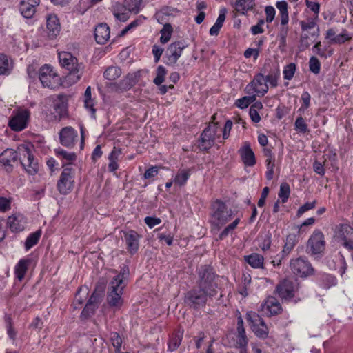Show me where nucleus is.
<instances>
[{
  "label": "nucleus",
  "mask_w": 353,
  "mask_h": 353,
  "mask_svg": "<svg viewBox=\"0 0 353 353\" xmlns=\"http://www.w3.org/2000/svg\"><path fill=\"white\" fill-rule=\"evenodd\" d=\"M196 273V286L185 294L184 303L190 309L199 310L205 307L208 299L218 295L219 284L218 275L211 265H201Z\"/></svg>",
  "instance_id": "f257e3e1"
},
{
  "label": "nucleus",
  "mask_w": 353,
  "mask_h": 353,
  "mask_svg": "<svg viewBox=\"0 0 353 353\" xmlns=\"http://www.w3.org/2000/svg\"><path fill=\"white\" fill-rule=\"evenodd\" d=\"M58 57L61 66L69 71L68 80L72 83L78 81L83 74V63H79L77 59L69 52H59Z\"/></svg>",
  "instance_id": "f03ea898"
},
{
  "label": "nucleus",
  "mask_w": 353,
  "mask_h": 353,
  "mask_svg": "<svg viewBox=\"0 0 353 353\" xmlns=\"http://www.w3.org/2000/svg\"><path fill=\"white\" fill-rule=\"evenodd\" d=\"M32 148V146L28 144H21L15 152L17 154V161H19L21 165L29 174L34 175L39 170V164L34 158Z\"/></svg>",
  "instance_id": "7ed1b4c3"
},
{
  "label": "nucleus",
  "mask_w": 353,
  "mask_h": 353,
  "mask_svg": "<svg viewBox=\"0 0 353 353\" xmlns=\"http://www.w3.org/2000/svg\"><path fill=\"white\" fill-rule=\"evenodd\" d=\"M63 170L57 181V190L61 194L70 193L74 183V170L69 165L63 163Z\"/></svg>",
  "instance_id": "20e7f679"
},
{
  "label": "nucleus",
  "mask_w": 353,
  "mask_h": 353,
  "mask_svg": "<svg viewBox=\"0 0 353 353\" xmlns=\"http://www.w3.org/2000/svg\"><path fill=\"white\" fill-rule=\"evenodd\" d=\"M290 268L294 275L301 278H306L314 274V269L305 257L292 259L290 262Z\"/></svg>",
  "instance_id": "39448f33"
},
{
  "label": "nucleus",
  "mask_w": 353,
  "mask_h": 353,
  "mask_svg": "<svg viewBox=\"0 0 353 353\" xmlns=\"http://www.w3.org/2000/svg\"><path fill=\"white\" fill-rule=\"evenodd\" d=\"M325 248L324 235L321 231L316 230L309 238L306 245V252L311 256L321 254Z\"/></svg>",
  "instance_id": "423d86ee"
},
{
  "label": "nucleus",
  "mask_w": 353,
  "mask_h": 353,
  "mask_svg": "<svg viewBox=\"0 0 353 353\" xmlns=\"http://www.w3.org/2000/svg\"><path fill=\"white\" fill-rule=\"evenodd\" d=\"M246 319L249 322L252 330L255 335L262 339L268 336V328L262 317L254 312H248Z\"/></svg>",
  "instance_id": "0eeeda50"
},
{
  "label": "nucleus",
  "mask_w": 353,
  "mask_h": 353,
  "mask_svg": "<svg viewBox=\"0 0 353 353\" xmlns=\"http://www.w3.org/2000/svg\"><path fill=\"white\" fill-rule=\"evenodd\" d=\"M39 79L45 88L53 89L60 85V77L49 65H44L39 69Z\"/></svg>",
  "instance_id": "6e6552de"
},
{
  "label": "nucleus",
  "mask_w": 353,
  "mask_h": 353,
  "mask_svg": "<svg viewBox=\"0 0 353 353\" xmlns=\"http://www.w3.org/2000/svg\"><path fill=\"white\" fill-rule=\"evenodd\" d=\"M212 218L216 225H223L229 221L232 216L231 209H228L225 203L219 199L212 205Z\"/></svg>",
  "instance_id": "1a4fd4ad"
},
{
  "label": "nucleus",
  "mask_w": 353,
  "mask_h": 353,
  "mask_svg": "<svg viewBox=\"0 0 353 353\" xmlns=\"http://www.w3.org/2000/svg\"><path fill=\"white\" fill-rule=\"evenodd\" d=\"M125 286L119 285L118 283H110L107 293V303L110 307L119 309L123 305L122 294Z\"/></svg>",
  "instance_id": "9d476101"
},
{
  "label": "nucleus",
  "mask_w": 353,
  "mask_h": 353,
  "mask_svg": "<svg viewBox=\"0 0 353 353\" xmlns=\"http://www.w3.org/2000/svg\"><path fill=\"white\" fill-rule=\"evenodd\" d=\"M299 289V284L290 279H284L276 287L274 292L283 300H290L294 297L295 292Z\"/></svg>",
  "instance_id": "9b49d317"
},
{
  "label": "nucleus",
  "mask_w": 353,
  "mask_h": 353,
  "mask_svg": "<svg viewBox=\"0 0 353 353\" xmlns=\"http://www.w3.org/2000/svg\"><path fill=\"white\" fill-rule=\"evenodd\" d=\"M334 237L345 248L346 244L353 243V228L347 223H341L336 226Z\"/></svg>",
  "instance_id": "f8f14e48"
},
{
  "label": "nucleus",
  "mask_w": 353,
  "mask_h": 353,
  "mask_svg": "<svg viewBox=\"0 0 353 353\" xmlns=\"http://www.w3.org/2000/svg\"><path fill=\"white\" fill-rule=\"evenodd\" d=\"M68 97L65 94H58L52 97L54 120L60 121L68 117Z\"/></svg>",
  "instance_id": "ddd939ff"
},
{
  "label": "nucleus",
  "mask_w": 353,
  "mask_h": 353,
  "mask_svg": "<svg viewBox=\"0 0 353 353\" xmlns=\"http://www.w3.org/2000/svg\"><path fill=\"white\" fill-rule=\"evenodd\" d=\"M30 112L28 110L18 111L9 120V127L15 132H20L27 127Z\"/></svg>",
  "instance_id": "4468645a"
},
{
  "label": "nucleus",
  "mask_w": 353,
  "mask_h": 353,
  "mask_svg": "<svg viewBox=\"0 0 353 353\" xmlns=\"http://www.w3.org/2000/svg\"><path fill=\"white\" fill-rule=\"evenodd\" d=\"M245 91L248 94L256 92L259 96L265 95L268 91V86L263 74L261 73L256 74L254 79L246 85Z\"/></svg>",
  "instance_id": "2eb2a0df"
},
{
  "label": "nucleus",
  "mask_w": 353,
  "mask_h": 353,
  "mask_svg": "<svg viewBox=\"0 0 353 353\" xmlns=\"http://www.w3.org/2000/svg\"><path fill=\"white\" fill-rule=\"evenodd\" d=\"M60 143L66 148H72L74 146L77 138V131L71 126L63 128L59 132Z\"/></svg>",
  "instance_id": "dca6fc26"
},
{
  "label": "nucleus",
  "mask_w": 353,
  "mask_h": 353,
  "mask_svg": "<svg viewBox=\"0 0 353 353\" xmlns=\"http://www.w3.org/2000/svg\"><path fill=\"white\" fill-rule=\"evenodd\" d=\"M17 163V154L11 148L4 150L0 154V165L8 172L13 171L14 164Z\"/></svg>",
  "instance_id": "f3484780"
},
{
  "label": "nucleus",
  "mask_w": 353,
  "mask_h": 353,
  "mask_svg": "<svg viewBox=\"0 0 353 353\" xmlns=\"http://www.w3.org/2000/svg\"><path fill=\"white\" fill-rule=\"evenodd\" d=\"M261 310L264 315L272 316L281 314L282 307L276 298L268 296L265 302L261 305Z\"/></svg>",
  "instance_id": "a211bd4d"
},
{
  "label": "nucleus",
  "mask_w": 353,
  "mask_h": 353,
  "mask_svg": "<svg viewBox=\"0 0 353 353\" xmlns=\"http://www.w3.org/2000/svg\"><path fill=\"white\" fill-rule=\"evenodd\" d=\"M123 236L125 238L128 252L132 255L137 253L139 248L141 235L135 230H130L129 231H124Z\"/></svg>",
  "instance_id": "6ab92c4d"
},
{
  "label": "nucleus",
  "mask_w": 353,
  "mask_h": 353,
  "mask_svg": "<svg viewBox=\"0 0 353 353\" xmlns=\"http://www.w3.org/2000/svg\"><path fill=\"white\" fill-rule=\"evenodd\" d=\"M48 37L50 39H55L60 33L61 26L59 20L55 14H50L46 20Z\"/></svg>",
  "instance_id": "aec40b11"
},
{
  "label": "nucleus",
  "mask_w": 353,
  "mask_h": 353,
  "mask_svg": "<svg viewBox=\"0 0 353 353\" xmlns=\"http://www.w3.org/2000/svg\"><path fill=\"white\" fill-rule=\"evenodd\" d=\"M186 46L187 45L181 41L171 43L167 50V52L169 53L168 60L174 64L176 63L181 57L183 50Z\"/></svg>",
  "instance_id": "412c9836"
},
{
  "label": "nucleus",
  "mask_w": 353,
  "mask_h": 353,
  "mask_svg": "<svg viewBox=\"0 0 353 353\" xmlns=\"http://www.w3.org/2000/svg\"><path fill=\"white\" fill-rule=\"evenodd\" d=\"M239 152L241 155L242 161L245 165L252 167L256 164L254 153L248 142L244 143L243 146L240 148Z\"/></svg>",
  "instance_id": "4be33fe9"
},
{
  "label": "nucleus",
  "mask_w": 353,
  "mask_h": 353,
  "mask_svg": "<svg viewBox=\"0 0 353 353\" xmlns=\"http://www.w3.org/2000/svg\"><path fill=\"white\" fill-rule=\"evenodd\" d=\"M248 339L245 334V330L243 325L242 316L239 315L237 317L236 325V344L238 347H247Z\"/></svg>",
  "instance_id": "5701e85b"
},
{
  "label": "nucleus",
  "mask_w": 353,
  "mask_h": 353,
  "mask_svg": "<svg viewBox=\"0 0 353 353\" xmlns=\"http://www.w3.org/2000/svg\"><path fill=\"white\" fill-rule=\"evenodd\" d=\"M110 28L106 23H101L95 28L94 37L99 44H105L110 38Z\"/></svg>",
  "instance_id": "b1692460"
},
{
  "label": "nucleus",
  "mask_w": 353,
  "mask_h": 353,
  "mask_svg": "<svg viewBox=\"0 0 353 353\" xmlns=\"http://www.w3.org/2000/svg\"><path fill=\"white\" fill-rule=\"evenodd\" d=\"M140 77V71L129 73L123 79L119 82V89L122 90H128L131 89L138 82Z\"/></svg>",
  "instance_id": "393cba45"
},
{
  "label": "nucleus",
  "mask_w": 353,
  "mask_h": 353,
  "mask_svg": "<svg viewBox=\"0 0 353 353\" xmlns=\"http://www.w3.org/2000/svg\"><path fill=\"white\" fill-rule=\"evenodd\" d=\"M216 136L210 131L204 129L200 136L199 147L201 150L210 149L215 141Z\"/></svg>",
  "instance_id": "a878e982"
},
{
  "label": "nucleus",
  "mask_w": 353,
  "mask_h": 353,
  "mask_svg": "<svg viewBox=\"0 0 353 353\" xmlns=\"http://www.w3.org/2000/svg\"><path fill=\"white\" fill-rule=\"evenodd\" d=\"M30 262V259H22L19 260L18 263L16 265L14 268V274L19 281H22L24 278Z\"/></svg>",
  "instance_id": "bb28decb"
},
{
  "label": "nucleus",
  "mask_w": 353,
  "mask_h": 353,
  "mask_svg": "<svg viewBox=\"0 0 353 353\" xmlns=\"http://www.w3.org/2000/svg\"><path fill=\"white\" fill-rule=\"evenodd\" d=\"M244 260L253 268H263L264 257L258 253L244 256Z\"/></svg>",
  "instance_id": "cd10ccee"
},
{
  "label": "nucleus",
  "mask_w": 353,
  "mask_h": 353,
  "mask_svg": "<svg viewBox=\"0 0 353 353\" xmlns=\"http://www.w3.org/2000/svg\"><path fill=\"white\" fill-rule=\"evenodd\" d=\"M183 336V330L179 329L176 330L171 336L168 343V351L173 352L176 350L181 343Z\"/></svg>",
  "instance_id": "c85d7f7f"
},
{
  "label": "nucleus",
  "mask_w": 353,
  "mask_h": 353,
  "mask_svg": "<svg viewBox=\"0 0 353 353\" xmlns=\"http://www.w3.org/2000/svg\"><path fill=\"white\" fill-rule=\"evenodd\" d=\"M227 12V10L223 8H221L219 11V15L214 24L210 29V34L212 36H217L219 33L220 29L223 25V23L225 19V14Z\"/></svg>",
  "instance_id": "c756f323"
},
{
  "label": "nucleus",
  "mask_w": 353,
  "mask_h": 353,
  "mask_svg": "<svg viewBox=\"0 0 353 353\" xmlns=\"http://www.w3.org/2000/svg\"><path fill=\"white\" fill-rule=\"evenodd\" d=\"M298 243V236L295 234H290L286 236L285 245L283 248L282 254L283 257L288 256L290 252L294 249V246Z\"/></svg>",
  "instance_id": "7c9ffc66"
},
{
  "label": "nucleus",
  "mask_w": 353,
  "mask_h": 353,
  "mask_svg": "<svg viewBox=\"0 0 353 353\" xmlns=\"http://www.w3.org/2000/svg\"><path fill=\"white\" fill-rule=\"evenodd\" d=\"M254 6V0H237L234 3L235 10L243 14L252 10Z\"/></svg>",
  "instance_id": "2f4dec72"
},
{
  "label": "nucleus",
  "mask_w": 353,
  "mask_h": 353,
  "mask_svg": "<svg viewBox=\"0 0 353 353\" xmlns=\"http://www.w3.org/2000/svg\"><path fill=\"white\" fill-rule=\"evenodd\" d=\"M276 6L279 10L281 15V24L288 25L289 21V15L288 11V3L285 1H277Z\"/></svg>",
  "instance_id": "473e14b6"
},
{
  "label": "nucleus",
  "mask_w": 353,
  "mask_h": 353,
  "mask_svg": "<svg viewBox=\"0 0 353 353\" xmlns=\"http://www.w3.org/2000/svg\"><path fill=\"white\" fill-rule=\"evenodd\" d=\"M121 69L118 66H110L104 72L103 76L105 79L114 81L121 75Z\"/></svg>",
  "instance_id": "72a5a7b5"
},
{
  "label": "nucleus",
  "mask_w": 353,
  "mask_h": 353,
  "mask_svg": "<svg viewBox=\"0 0 353 353\" xmlns=\"http://www.w3.org/2000/svg\"><path fill=\"white\" fill-rule=\"evenodd\" d=\"M19 10L22 16L26 19H30L35 13V8L32 4L26 3V1H21L19 5Z\"/></svg>",
  "instance_id": "f704fd0d"
},
{
  "label": "nucleus",
  "mask_w": 353,
  "mask_h": 353,
  "mask_svg": "<svg viewBox=\"0 0 353 353\" xmlns=\"http://www.w3.org/2000/svg\"><path fill=\"white\" fill-rule=\"evenodd\" d=\"M7 225L12 232H20L24 228L21 221L15 216H10L7 220Z\"/></svg>",
  "instance_id": "c9c22d12"
},
{
  "label": "nucleus",
  "mask_w": 353,
  "mask_h": 353,
  "mask_svg": "<svg viewBox=\"0 0 353 353\" xmlns=\"http://www.w3.org/2000/svg\"><path fill=\"white\" fill-rule=\"evenodd\" d=\"M84 106L88 110H90L92 116L94 117L96 110L94 108V101L91 97V88L88 86L84 93Z\"/></svg>",
  "instance_id": "e433bc0d"
},
{
  "label": "nucleus",
  "mask_w": 353,
  "mask_h": 353,
  "mask_svg": "<svg viewBox=\"0 0 353 353\" xmlns=\"http://www.w3.org/2000/svg\"><path fill=\"white\" fill-rule=\"evenodd\" d=\"M41 236V231L40 230L31 233L26 239L25 242V248L26 250H30L38 242Z\"/></svg>",
  "instance_id": "4c0bfd02"
},
{
  "label": "nucleus",
  "mask_w": 353,
  "mask_h": 353,
  "mask_svg": "<svg viewBox=\"0 0 353 353\" xmlns=\"http://www.w3.org/2000/svg\"><path fill=\"white\" fill-rule=\"evenodd\" d=\"M288 33V27L287 25H281L279 32L277 34V38L279 41V48L281 51L285 50L286 46V38Z\"/></svg>",
  "instance_id": "58836bf2"
},
{
  "label": "nucleus",
  "mask_w": 353,
  "mask_h": 353,
  "mask_svg": "<svg viewBox=\"0 0 353 353\" xmlns=\"http://www.w3.org/2000/svg\"><path fill=\"white\" fill-rule=\"evenodd\" d=\"M129 268L128 265H124L119 274L114 276L110 282L118 283L119 285H125L124 283L125 280L128 278L129 276Z\"/></svg>",
  "instance_id": "ea45409f"
},
{
  "label": "nucleus",
  "mask_w": 353,
  "mask_h": 353,
  "mask_svg": "<svg viewBox=\"0 0 353 353\" xmlns=\"http://www.w3.org/2000/svg\"><path fill=\"white\" fill-rule=\"evenodd\" d=\"M141 4V0H125L124 8L129 12L138 13Z\"/></svg>",
  "instance_id": "a19ab883"
},
{
  "label": "nucleus",
  "mask_w": 353,
  "mask_h": 353,
  "mask_svg": "<svg viewBox=\"0 0 353 353\" xmlns=\"http://www.w3.org/2000/svg\"><path fill=\"white\" fill-rule=\"evenodd\" d=\"M280 76V70L278 67L272 70L265 78V81L269 82L270 85L276 88L278 85V79Z\"/></svg>",
  "instance_id": "79ce46f5"
},
{
  "label": "nucleus",
  "mask_w": 353,
  "mask_h": 353,
  "mask_svg": "<svg viewBox=\"0 0 353 353\" xmlns=\"http://www.w3.org/2000/svg\"><path fill=\"white\" fill-rule=\"evenodd\" d=\"M4 322L7 330V334L9 337L12 339H14L16 337L17 332L13 327L12 319L9 314L4 316Z\"/></svg>",
  "instance_id": "37998d69"
},
{
  "label": "nucleus",
  "mask_w": 353,
  "mask_h": 353,
  "mask_svg": "<svg viewBox=\"0 0 353 353\" xmlns=\"http://www.w3.org/2000/svg\"><path fill=\"white\" fill-rule=\"evenodd\" d=\"M172 31L173 29L172 26L170 23H165L163 26V29L161 30V36L160 37V41L163 44L168 42L170 39Z\"/></svg>",
  "instance_id": "c03bdc74"
},
{
  "label": "nucleus",
  "mask_w": 353,
  "mask_h": 353,
  "mask_svg": "<svg viewBox=\"0 0 353 353\" xmlns=\"http://www.w3.org/2000/svg\"><path fill=\"white\" fill-rule=\"evenodd\" d=\"M255 100L256 96L254 94L252 96H245L236 100L235 105L241 109H245Z\"/></svg>",
  "instance_id": "a18cd8bd"
},
{
  "label": "nucleus",
  "mask_w": 353,
  "mask_h": 353,
  "mask_svg": "<svg viewBox=\"0 0 353 353\" xmlns=\"http://www.w3.org/2000/svg\"><path fill=\"white\" fill-rule=\"evenodd\" d=\"M119 153H120V151H117L114 148L109 154L108 159L110 160V163L108 164V170L110 172H114L119 168L118 163L117 162Z\"/></svg>",
  "instance_id": "49530a36"
},
{
  "label": "nucleus",
  "mask_w": 353,
  "mask_h": 353,
  "mask_svg": "<svg viewBox=\"0 0 353 353\" xmlns=\"http://www.w3.org/2000/svg\"><path fill=\"white\" fill-rule=\"evenodd\" d=\"M190 176L189 170H181L175 176L174 182L180 186L184 185Z\"/></svg>",
  "instance_id": "de8ad7c7"
},
{
  "label": "nucleus",
  "mask_w": 353,
  "mask_h": 353,
  "mask_svg": "<svg viewBox=\"0 0 353 353\" xmlns=\"http://www.w3.org/2000/svg\"><path fill=\"white\" fill-rule=\"evenodd\" d=\"M11 66L6 55L0 54V75L9 73Z\"/></svg>",
  "instance_id": "09e8293b"
},
{
  "label": "nucleus",
  "mask_w": 353,
  "mask_h": 353,
  "mask_svg": "<svg viewBox=\"0 0 353 353\" xmlns=\"http://www.w3.org/2000/svg\"><path fill=\"white\" fill-rule=\"evenodd\" d=\"M290 188L288 183L283 182L280 185L279 196L281 199L282 202L285 203L290 196Z\"/></svg>",
  "instance_id": "8fccbe9b"
},
{
  "label": "nucleus",
  "mask_w": 353,
  "mask_h": 353,
  "mask_svg": "<svg viewBox=\"0 0 353 353\" xmlns=\"http://www.w3.org/2000/svg\"><path fill=\"white\" fill-rule=\"evenodd\" d=\"M167 74L166 69L163 65H159L157 69V76L153 82L157 85H160L165 81V77Z\"/></svg>",
  "instance_id": "3c124183"
},
{
  "label": "nucleus",
  "mask_w": 353,
  "mask_h": 353,
  "mask_svg": "<svg viewBox=\"0 0 353 353\" xmlns=\"http://www.w3.org/2000/svg\"><path fill=\"white\" fill-rule=\"evenodd\" d=\"M296 71V64L294 63H290L284 67L283 73V78L286 80H291L295 73Z\"/></svg>",
  "instance_id": "603ef678"
},
{
  "label": "nucleus",
  "mask_w": 353,
  "mask_h": 353,
  "mask_svg": "<svg viewBox=\"0 0 353 353\" xmlns=\"http://www.w3.org/2000/svg\"><path fill=\"white\" fill-rule=\"evenodd\" d=\"M57 156L62 157L68 161H73L76 160L77 155L74 152H68L62 148H58L55 150Z\"/></svg>",
  "instance_id": "864d4df0"
},
{
  "label": "nucleus",
  "mask_w": 353,
  "mask_h": 353,
  "mask_svg": "<svg viewBox=\"0 0 353 353\" xmlns=\"http://www.w3.org/2000/svg\"><path fill=\"white\" fill-rule=\"evenodd\" d=\"M239 219H236L232 223L226 226L224 230L220 233L219 238L222 240L227 237L228 234L233 231L239 223Z\"/></svg>",
  "instance_id": "5fc2aeb1"
},
{
  "label": "nucleus",
  "mask_w": 353,
  "mask_h": 353,
  "mask_svg": "<svg viewBox=\"0 0 353 353\" xmlns=\"http://www.w3.org/2000/svg\"><path fill=\"white\" fill-rule=\"evenodd\" d=\"M98 307L97 305H93L89 302H87L85 306L81 312V316L85 319H87L93 315Z\"/></svg>",
  "instance_id": "6e6d98bb"
},
{
  "label": "nucleus",
  "mask_w": 353,
  "mask_h": 353,
  "mask_svg": "<svg viewBox=\"0 0 353 353\" xmlns=\"http://www.w3.org/2000/svg\"><path fill=\"white\" fill-rule=\"evenodd\" d=\"M110 341L115 348V352H119L122 345V339L119 334L117 332H111Z\"/></svg>",
  "instance_id": "4d7b16f0"
},
{
  "label": "nucleus",
  "mask_w": 353,
  "mask_h": 353,
  "mask_svg": "<svg viewBox=\"0 0 353 353\" xmlns=\"http://www.w3.org/2000/svg\"><path fill=\"white\" fill-rule=\"evenodd\" d=\"M322 283L323 288L328 289L336 284V279L331 274H324L322 276Z\"/></svg>",
  "instance_id": "13d9d810"
},
{
  "label": "nucleus",
  "mask_w": 353,
  "mask_h": 353,
  "mask_svg": "<svg viewBox=\"0 0 353 353\" xmlns=\"http://www.w3.org/2000/svg\"><path fill=\"white\" fill-rule=\"evenodd\" d=\"M310 70L315 74H318L321 70V63L315 57H312L309 61Z\"/></svg>",
  "instance_id": "bf43d9fd"
},
{
  "label": "nucleus",
  "mask_w": 353,
  "mask_h": 353,
  "mask_svg": "<svg viewBox=\"0 0 353 353\" xmlns=\"http://www.w3.org/2000/svg\"><path fill=\"white\" fill-rule=\"evenodd\" d=\"M272 243L271 234L270 233L265 234L259 243L260 248L263 251H267L270 248Z\"/></svg>",
  "instance_id": "052dcab7"
},
{
  "label": "nucleus",
  "mask_w": 353,
  "mask_h": 353,
  "mask_svg": "<svg viewBox=\"0 0 353 353\" xmlns=\"http://www.w3.org/2000/svg\"><path fill=\"white\" fill-rule=\"evenodd\" d=\"M295 129L302 133H305L308 131L307 125L305 122L304 119L300 116L299 117L294 123Z\"/></svg>",
  "instance_id": "680f3d73"
},
{
  "label": "nucleus",
  "mask_w": 353,
  "mask_h": 353,
  "mask_svg": "<svg viewBox=\"0 0 353 353\" xmlns=\"http://www.w3.org/2000/svg\"><path fill=\"white\" fill-rule=\"evenodd\" d=\"M351 39L350 37L346 33V30H344L342 33L336 35L334 37L332 38V43H343L346 41H348Z\"/></svg>",
  "instance_id": "e2e57ef3"
},
{
  "label": "nucleus",
  "mask_w": 353,
  "mask_h": 353,
  "mask_svg": "<svg viewBox=\"0 0 353 353\" xmlns=\"http://www.w3.org/2000/svg\"><path fill=\"white\" fill-rule=\"evenodd\" d=\"M311 96L308 92H303L301 94L302 106L299 109V112L307 109L310 105Z\"/></svg>",
  "instance_id": "0e129e2a"
},
{
  "label": "nucleus",
  "mask_w": 353,
  "mask_h": 353,
  "mask_svg": "<svg viewBox=\"0 0 353 353\" xmlns=\"http://www.w3.org/2000/svg\"><path fill=\"white\" fill-rule=\"evenodd\" d=\"M315 204H316V201H314L313 202H307L305 203L304 205H303L302 206H301L298 211H297V216H301L303 213H305V212L311 210V209H313L314 207H315Z\"/></svg>",
  "instance_id": "69168bd1"
},
{
  "label": "nucleus",
  "mask_w": 353,
  "mask_h": 353,
  "mask_svg": "<svg viewBox=\"0 0 353 353\" xmlns=\"http://www.w3.org/2000/svg\"><path fill=\"white\" fill-rule=\"evenodd\" d=\"M265 12L266 14V19H265L266 22L271 23L274 19L275 12H276L275 9L274 8V7H272L271 6H268L265 7Z\"/></svg>",
  "instance_id": "338daca9"
},
{
  "label": "nucleus",
  "mask_w": 353,
  "mask_h": 353,
  "mask_svg": "<svg viewBox=\"0 0 353 353\" xmlns=\"http://www.w3.org/2000/svg\"><path fill=\"white\" fill-rule=\"evenodd\" d=\"M145 224L150 228H152L155 225H159L161 223L160 218L146 216L144 219Z\"/></svg>",
  "instance_id": "774afa93"
}]
</instances>
